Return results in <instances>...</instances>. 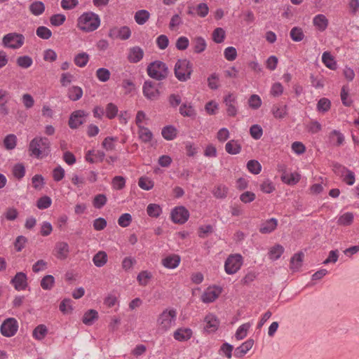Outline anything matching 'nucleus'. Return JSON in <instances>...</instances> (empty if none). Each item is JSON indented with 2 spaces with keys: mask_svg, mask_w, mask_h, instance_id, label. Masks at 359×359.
<instances>
[{
  "mask_svg": "<svg viewBox=\"0 0 359 359\" xmlns=\"http://www.w3.org/2000/svg\"><path fill=\"white\" fill-rule=\"evenodd\" d=\"M100 25L99 15L93 12L83 13L77 20V26L86 32H90L97 29Z\"/></svg>",
  "mask_w": 359,
  "mask_h": 359,
  "instance_id": "f257e3e1",
  "label": "nucleus"
},
{
  "mask_svg": "<svg viewBox=\"0 0 359 359\" xmlns=\"http://www.w3.org/2000/svg\"><path fill=\"white\" fill-rule=\"evenodd\" d=\"M50 141L46 137H35L29 143V150L31 155L37 158L41 155L47 156L50 152Z\"/></svg>",
  "mask_w": 359,
  "mask_h": 359,
  "instance_id": "f03ea898",
  "label": "nucleus"
},
{
  "mask_svg": "<svg viewBox=\"0 0 359 359\" xmlns=\"http://www.w3.org/2000/svg\"><path fill=\"white\" fill-rule=\"evenodd\" d=\"M148 75L157 81H162L167 78L169 71L168 66L163 62L156 60L147 66Z\"/></svg>",
  "mask_w": 359,
  "mask_h": 359,
  "instance_id": "7ed1b4c3",
  "label": "nucleus"
},
{
  "mask_svg": "<svg viewBox=\"0 0 359 359\" xmlns=\"http://www.w3.org/2000/svg\"><path fill=\"white\" fill-rule=\"evenodd\" d=\"M175 75L180 81H186L190 79L193 72L192 65L187 59L178 60L175 65Z\"/></svg>",
  "mask_w": 359,
  "mask_h": 359,
  "instance_id": "20e7f679",
  "label": "nucleus"
},
{
  "mask_svg": "<svg viewBox=\"0 0 359 359\" xmlns=\"http://www.w3.org/2000/svg\"><path fill=\"white\" fill-rule=\"evenodd\" d=\"M25 42V36L21 34L15 32L6 34L3 37L2 43L4 47L12 49L20 48Z\"/></svg>",
  "mask_w": 359,
  "mask_h": 359,
  "instance_id": "39448f33",
  "label": "nucleus"
},
{
  "mask_svg": "<svg viewBox=\"0 0 359 359\" xmlns=\"http://www.w3.org/2000/svg\"><path fill=\"white\" fill-rule=\"evenodd\" d=\"M176 311L175 309H165L160 315L157 320L161 329L167 331L169 330L172 324L175 323L176 319Z\"/></svg>",
  "mask_w": 359,
  "mask_h": 359,
  "instance_id": "423d86ee",
  "label": "nucleus"
},
{
  "mask_svg": "<svg viewBox=\"0 0 359 359\" xmlns=\"http://www.w3.org/2000/svg\"><path fill=\"white\" fill-rule=\"evenodd\" d=\"M243 264V257L239 254L229 255L224 263V270L227 274L236 273Z\"/></svg>",
  "mask_w": 359,
  "mask_h": 359,
  "instance_id": "0eeeda50",
  "label": "nucleus"
},
{
  "mask_svg": "<svg viewBox=\"0 0 359 359\" xmlns=\"http://www.w3.org/2000/svg\"><path fill=\"white\" fill-rule=\"evenodd\" d=\"M18 330V323L15 318H8L6 319L0 327L1 334L6 337L14 336Z\"/></svg>",
  "mask_w": 359,
  "mask_h": 359,
  "instance_id": "6e6552de",
  "label": "nucleus"
},
{
  "mask_svg": "<svg viewBox=\"0 0 359 359\" xmlns=\"http://www.w3.org/2000/svg\"><path fill=\"white\" fill-rule=\"evenodd\" d=\"M170 217L175 224H183L188 220L189 212L184 206H177L172 210Z\"/></svg>",
  "mask_w": 359,
  "mask_h": 359,
  "instance_id": "1a4fd4ad",
  "label": "nucleus"
},
{
  "mask_svg": "<svg viewBox=\"0 0 359 359\" xmlns=\"http://www.w3.org/2000/svg\"><path fill=\"white\" fill-rule=\"evenodd\" d=\"M88 114L83 110H76L73 111L68 121V125L72 129H76L86 122L85 118Z\"/></svg>",
  "mask_w": 359,
  "mask_h": 359,
  "instance_id": "9d476101",
  "label": "nucleus"
},
{
  "mask_svg": "<svg viewBox=\"0 0 359 359\" xmlns=\"http://www.w3.org/2000/svg\"><path fill=\"white\" fill-rule=\"evenodd\" d=\"M131 36V30L128 26L121 27H114L111 28L108 33V36L112 39H119L127 40Z\"/></svg>",
  "mask_w": 359,
  "mask_h": 359,
  "instance_id": "9b49d317",
  "label": "nucleus"
},
{
  "mask_svg": "<svg viewBox=\"0 0 359 359\" xmlns=\"http://www.w3.org/2000/svg\"><path fill=\"white\" fill-rule=\"evenodd\" d=\"M224 103L226 106V113L229 116L234 117L238 113L237 97L232 93H229L224 97Z\"/></svg>",
  "mask_w": 359,
  "mask_h": 359,
  "instance_id": "f8f14e48",
  "label": "nucleus"
},
{
  "mask_svg": "<svg viewBox=\"0 0 359 359\" xmlns=\"http://www.w3.org/2000/svg\"><path fill=\"white\" fill-rule=\"evenodd\" d=\"M144 95L150 100H155L160 96V91L154 86V83L151 81H146L144 83L143 88Z\"/></svg>",
  "mask_w": 359,
  "mask_h": 359,
  "instance_id": "ddd939ff",
  "label": "nucleus"
},
{
  "mask_svg": "<svg viewBox=\"0 0 359 359\" xmlns=\"http://www.w3.org/2000/svg\"><path fill=\"white\" fill-rule=\"evenodd\" d=\"M11 283L18 291L25 290L27 287V277L23 272H18L11 279Z\"/></svg>",
  "mask_w": 359,
  "mask_h": 359,
  "instance_id": "4468645a",
  "label": "nucleus"
},
{
  "mask_svg": "<svg viewBox=\"0 0 359 359\" xmlns=\"http://www.w3.org/2000/svg\"><path fill=\"white\" fill-rule=\"evenodd\" d=\"M222 292V288L215 286L214 287H208L201 296V299L204 303H210L218 298Z\"/></svg>",
  "mask_w": 359,
  "mask_h": 359,
  "instance_id": "2eb2a0df",
  "label": "nucleus"
},
{
  "mask_svg": "<svg viewBox=\"0 0 359 359\" xmlns=\"http://www.w3.org/2000/svg\"><path fill=\"white\" fill-rule=\"evenodd\" d=\"M54 252V255L57 259L64 260L69 255V246L66 242H58L55 244Z\"/></svg>",
  "mask_w": 359,
  "mask_h": 359,
  "instance_id": "dca6fc26",
  "label": "nucleus"
},
{
  "mask_svg": "<svg viewBox=\"0 0 359 359\" xmlns=\"http://www.w3.org/2000/svg\"><path fill=\"white\" fill-rule=\"evenodd\" d=\"M204 321L205 323L204 329L207 332L211 333L217 330L219 325V321L215 315L212 313L208 314L205 316Z\"/></svg>",
  "mask_w": 359,
  "mask_h": 359,
  "instance_id": "f3484780",
  "label": "nucleus"
},
{
  "mask_svg": "<svg viewBox=\"0 0 359 359\" xmlns=\"http://www.w3.org/2000/svg\"><path fill=\"white\" fill-rule=\"evenodd\" d=\"M144 57V50L140 46H133L129 49L128 60L131 63L139 62Z\"/></svg>",
  "mask_w": 359,
  "mask_h": 359,
  "instance_id": "a211bd4d",
  "label": "nucleus"
},
{
  "mask_svg": "<svg viewBox=\"0 0 359 359\" xmlns=\"http://www.w3.org/2000/svg\"><path fill=\"white\" fill-rule=\"evenodd\" d=\"M180 261L181 257L180 255L172 254L163 258L161 263L167 269H175L179 266Z\"/></svg>",
  "mask_w": 359,
  "mask_h": 359,
  "instance_id": "6ab92c4d",
  "label": "nucleus"
},
{
  "mask_svg": "<svg viewBox=\"0 0 359 359\" xmlns=\"http://www.w3.org/2000/svg\"><path fill=\"white\" fill-rule=\"evenodd\" d=\"M254 344V340L249 339L243 342L241 346L236 348L234 351V356L240 358L243 357L248 351H250Z\"/></svg>",
  "mask_w": 359,
  "mask_h": 359,
  "instance_id": "aec40b11",
  "label": "nucleus"
},
{
  "mask_svg": "<svg viewBox=\"0 0 359 359\" xmlns=\"http://www.w3.org/2000/svg\"><path fill=\"white\" fill-rule=\"evenodd\" d=\"M313 24L320 32H324L328 26L329 21L323 14H318L313 19Z\"/></svg>",
  "mask_w": 359,
  "mask_h": 359,
  "instance_id": "412c9836",
  "label": "nucleus"
},
{
  "mask_svg": "<svg viewBox=\"0 0 359 359\" xmlns=\"http://www.w3.org/2000/svg\"><path fill=\"white\" fill-rule=\"evenodd\" d=\"M278 225V220L276 218H271L261 224L259 232L262 233H270L273 231Z\"/></svg>",
  "mask_w": 359,
  "mask_h": 359,
  "instance_id": "4be33fe9",
  "label": "nucleus"
},
{
  "mask_svg": "<svg viewBox=\"0 0 359 359\" xmlns=\"http://www.w3.org/2000/svg\"><path fill=\"white\" fill-rule=\"evenodd\" d=\"M193 332L190 328H179L173 334L174 338L179 341H187L192 337Z\"/></svg>",
  "mask_w": 359,
  "mask_h": 359,
  "instance_id": "5701e85b",
  "label": "nucleus"
},
{
  "mask_svg": "<svg viewBox=\"0 0 359 359\" xmlns=\"http://www.w3.org/2000/svg\"><path fill=\"white\" fill-rule=\"evenodd\" d=\"M329 139L330 142L337 147L342 145L344 142V136L339 130H333L329 134Z\"/></svg>",
  "mask_w": 359,
  "mask_h": 359,
  "instance_id": "b1692460",
  "label": "nucleus"
},
{
  "mask_svg": "<svg viewBox=\"0 0 359 359\" xmlns=\"http://www.w3.org/2000/svg\"><path fill=\"white\" fill-rule=\"evenodd\" d=\"M241 145L238 140H231L225 145L226 151L231 155H236L241 151Z\"/></svg>",
  "mask_w": 359,
  "mask_h": 359,
  "instance_id": "393cba45",
  "label": "nucleus"
},
{
  "mask_svg": "<svg viewBox=\"0 0 359 359\" xmlns=\"http://www.w3.org/2000/svg\"><path fill=\"white\" fill-rule=\"evenodd\" d=\"M322 62L330 69L335 70L337 67L334 57L328 51H325L323 53Z\"/></svg>",
  "mask_w": 359,
  "mask_h": 359,
  "instance_id": "a878e982",
  "label": "nucleus"
},
{
  "mask_svg": "<svg viewBox=\"0 0 359 359\" xmlns=\"http://www.w3.org/2000/svg\"><path fill=\"white\" fill-rule=\"evenodd\" d=\"M161 135L165 140H172L177 137V130L172 125L166 126L162 128Z\"/></svg>",
  "mask_w": 359,
  "mask_h": 359,
  "instance_id": "bb28decb",
  "label": "nucleus"
},
{
  "mask_svg": "<svg viewBox=\"0 0 359 359\" xmlns=\"http://www.w3.org/2000/svg\"><path fill=\"white\" fill-rule=\"evenodd\" d=\"M98 318V313L96 310L90 309L86 311L82 318V322L86 325H91Z\"/></svg>",
  "mask_w": 359,
  "mask_h": 359,
  "instance_id": "cd10ccee",
  "label": "nucleus"
},
{
  "mask_svg": "<svg viewBox=\"0 0 359 359\" xmlns=\"http://www.w3.org/2000/svg\"><path fill=\"white\" fill-rule=\"evenodd\" d=\"M179 112L184 117H193L196 114L194 108L191 105V104H187V102L182 103L180 105Z\"/></svg>",
  "mask_w": 359,
  "mask_h": 359,
  "instance_id": "c85d7f7f",
  "label": "nucleus"
},
{
  "mask_svg": "<svg viewBox=\"0 0 359 359\" xmlns=\"http://www.w3.org/2000/svg\"><path fill=\"white\" fill-rule=\"evenodd\" d=\"M93 262L97 267H102L107 262V255L104 251H99L93 257Z\"/></svg>",
  "mask_w": 359,
  "mask_h": 359,
  "instance_id": "c756f323",
  "label": "nucleus"
},
{
  "mask_svg": "<svg viewBox=\"0 0 359 359\" xmlns=\"http://www.w3.org/2000/svg\"><path fill=\"white\" fill-rule=\"evenodd\" d=\"M304 257V255L302 252L294 254L290 259V268L292 270L299 269L302 266Z\"/></svg>",
  "mask_w": 359,
  "mask_h": 359,
  "instance_id": "7c9ffc66",
  "label": "nucleus"
},
{
  "mask_svg": "<svg viewBox=\"0 0 359 359\" xmlns=\"http://www.w3.org/2000/svg\"><path fill=\"white\" fill-rule=\"evenodd\" d=\"M205 40L201 36L196 37L193 41L194 51L196 53H201L206 48Z\"/></svg>",
  "mask_w": 359,
  "mask_h": 359,
  "instance_id": "2f4dec72",
  "label": "nucleus"
},
{
  "mask_svg": "<svg viewBox=\"0 0 359 359\" xmlns=\"http://www.w3.org/2000/svg\"><path fill=\"white\" fill-rule=\"evenodd\" d=\"M150 13L147 10H140L137 11L134 16L135 22L140 25H142L147 22V21L149 19Z\"/></svg>",
  "mask_w": 359,
  "mask_h": 359,
  "instance_id": "473e14b6",
  "label": "nucleus"
},
{
  "mask_svg": "<svg viewBox=\"0 0 359 359\" xmlns=\"http://www.w3.org/2000/svg\"><path fill=\"white\" fill-rule=\"evenodd\" d=\"M89 55L86 53H79L74 58V64L79 67H84L89 61Z\"/></svg>",
  "mask_w": 359,
  "mask_h": 359,
  "instance_id": "72a5a7b5",
  "label": "nucleus"
},
{
  "mask_svg": "<svg viewBox=\"0 0 359 359\" xmlns=\"http://www.w3.org/2000/svg\"><path fill=\"white\" fill-rule=\"evenodd\" d=\"M152 277L153 276L151 272L147 270L142 271L138 273L137 276V280L140 285L144 287L148 285Z\"/></svg>",
  "mask_w": 359,
  "mask_h": 359,
  "instance_id": "f704fd0d",
  "label": "nucleus"
},
{
  "mask_svg": "<svg viewBox=\"0 0 359 359\" xmlns=\"http://www.w3.org/2000/svg\"><path fill=\"white\" fill-rule=\"evenodd\" d=\"M29 11L34 15H40L45 11V5L42 1H34L30 4Z\"/></svg>",
  "mask_w": 359,
  "mask_h": 359,
  "instance_id": "c9c22d12",
  "label": "nucleus"
},
{
  "mask_svg": "<svg viewBox=\"0 0 359 359\" xmlns=\"http://www.w3.org/2000/svg\"><path fill=\"white\" fill-rule=\"evenodd\" d=\"M48 333V329L45 325L41 324L33 330V337L38 340L43 339Z\"/></svg>",
  "mask_w": 359,
  "mask_h": 359,
  "instance_id": "e433bc0d",
  "label": "nucleus"
},
{
  "mask_svg": "<svg viewBox=\"0 0 359 359\" xmlns=\"http://www.w3.org/2000/svg\"><path fill=\"white\" fill-rule=\"evenodd\" d=\"M139 137L145 143L150 142L153 138L151 131L146 127L139 126Z\"/></svg>",
  "mask_w": 359,
  "mask_h": 359,
  "instance_id": "4c0bfd02",
  "label": "nucleus"
},
{
  "mask_svg": "<svg viewBox=\"0 0 359 359\" xmlns=\"http://www.w3.org/2000/svg\"><path fill=\"white\" fill-rule=\"evenodd\" d=\"M282 181L289 185H294L299 182L300 180V175L298 173H290L283 175L281 177Z\"/></svg>",
  "mask_w": 359,
  "mask_h": 359,
  "instance_id": "58836bf2",
  "label": "nucleus"
},
{
  "mask_svg": "<svg viewBox=\"0 0 359 359\" xmlns=\"http://www.w3.org/2000/svg\"><path fill=\"white\" fill-rule=\"evenodd\" d=\"M138 185L142 189L149 191L154 187V182L148 177L142 176L139 179Z\"/></svg>",
  "mask_w": 359,
  "mask_h": 359,
  "instance_id": "ea45409f",
  "label": "nucleus"
},
{
  "mask_svg": "<svg viewBox=\"0 0 359 359\" xmlns=\"http://www.w3.org/2000/svg\"><path fill=\"white\" fill-rule=\"evenodd\" d=\"M83 95V90L79 86H72L69 89L68 96L72 101L79 100Z\"/></svg>",
  "mask_w": 359,
  "mask_h": 359,
  "instance_id": "a19ab883",
  "label": "nucleus"
},
{
  "mask_svg": "<svg viewBox=\"0 0 359 359\" xmlns=\"http://www.w3.org/2000/svg\"><path fill=\"white\" fill-rule=\"evenodd\" d=\"M55 283V278L52 275L45 276L41 280V287L46 290H51Z\"/></svg>",
  "mask_w": 359,
  "mask_h": 359,
  "instance_id": "79ce46f5",
  "label": "nucleus"
},
{
  "mask_svg": "<svg viewBox=\"0 0 359 359\" xmlns=\"http://www.w3.org/2000/svg\"><path fill=\"white\" fill-rule=\"evenodd\" d=\"M228 188L224 184H219L215 187L212 191L214 196L217 198H225L227 196Z\"/></svg>",
  "mask_w": 359,
  "mask_h": 359,
  "instance_id": "37998d69",
  "label": "nucleus"
},
{
  "mask_svg": "<svg viewBox=\"0 0 359 359\" xmlns=\"http://www.w3.org/2000/svg\"><path fill=\"white\" fill-rule=\"evenodd\" d=\"M17 65L23 69H27L32 66L33 63L32 58L28 55L20 56L16 60Z\"/></svg>",
  "mask_w": 359,
  "mask_h": 359,
  "instance_id": "c03bdc74",
  "label": "nucleus"
},
{
  "mask_svg": "<svg viewBox=\"0 0 359 359\" xmlns=\"http://www.w3.org/2000/svg\"><path fill=\"white\" fill-rule=\"evenodd\" d=\"M331 102L329 99L320 98L317 103V110L322 113H325L330 109Z\"/></svg>",
  "mask_w": 359,
  "mask_h": 359,
  "instance_id": "a18cd8bd",
  "label": "nucleus"
},
{
  "mask_svg": "<svg viewBox=\"0 0 359 359\" xmlns=\"http://www.w3.org/2000/svg\"><path fill=\"white\" fill-rule=\"evenodd\" d=\"M147 212L149 217H158L162 212V209L159 205L150 203L147 208Z\"/></svg>",
  "mask_w": 359,
  "mask_h": 359,
  "instance_id": "49530a36",
  "label": "nucleus"
},
{
  "mask_svg": "<svg viewBox=\"0 0 359 359\" xmlns=\"http://www.w3.org/2000/svg\"><path fill=\"white\" fill-rule=\"evenodd\" d=\"M283 252V247L279 244H277L271 248L269 253V257L273 260H276L280 257Z\"/></svg>",
  "mask_w": 359,
  "mask_h": 359,
  "instance_id": "de8ad7c7",
  "label": "nucleus"
},
{
  "mask_svg": "<svg viewBox=\"0 0 359 359\" xmlns=\"http://www.w3.org/2000/svg\"><path fill=\"white\" fill-rule=\"evenodd\" d=\"M290 36L294 41L299 42L303 40L304 34L301 27H294L291 29Z\"/></svg>",
  "mask_w": 359,
  "mask_h": 359,
  "instance_id": "09e8293b",
  "label": "nucleus"
},
{
  "mask_svg": "<svg viewBox=\"0 0 359 359\" xmlns=\"http://www.w3.org/2000/svg\"><path fill=\"white\" fill-rule=\"evenodd\" d=\"M353 218L352 212H346L339 217L337 223L342 226H349L353 223Z\"/></svg>",
  "mask_w": 359,
  "mask_h": 359,
  "instance_id": "8fccbe9b",
  "label": "nucleus"
},
{
  "mask_svg": "<svg viewBox=\"0 0 359 359\" xmlns=\"http://www.w3.org/2000/svg\"><path fill=\"white\" fill-rule=\"evenodd\" d=\"M247 168L250 172L257 175L262 170V165L257 160H250L247 163Z\"/></svg>",
  "mask_w": 359,
  "mask_h": 359,
  "instance_id": "3c124183",
  "label": "nucleus"
},
{
  "mask_svg": "<svg viewBox=\"0 0 359 359\" xmlns=\"http://www.w3.org/2000/svg\"><path fill=\"white\" fill-rule=\"evenodd\" d=\"M107 198L105 194H100L96 195L93 201V205L97 209H101L107 203Z\"/></svg>",
  "mask_w": 359,
  "mask_h": 359,
  "instance_id": "603ef678",
  "label": "nucleus"
},
{
  "mask_svg": "<svg viewBox=\"0 0 359 359\" xmlns=\"http://www.w3.org/2000/svg\"><path fill=\"white\" fill-rule=\"evenodd\" d=\"M17 137L15 135L10 134L6 136L4 140V144L6 149H13L16 146Z\"/></svg>",
  "mask_w": 359,
  "mask_h": 359,
  "instance_id": "864d4df0",
  "label": "nucleus"
},
{
  "mask_svg": "<svg viewBox=\"0 0 359 359\" xmlns=\"http://www.w3.org/2000/svg\"><path fill=\"white\" fill-rule=\"evenodd\" d=\"M225 31L221 28H216L212 32V40L217 43H221L225 39Z\"/></svg>",
  "mask_w": 359,
  "mask_h": 359,
  "instance_id": "5fc2aeb1",
  "label": "nucleus"
},
{
  "mask_svg": "<svg viewBox=\"0 0 359 359\" xmlns=\"http://www.w3.org/2000/svg\"><path fill=\"white\" fill-rule=\"evenodd\" d=\"M36 35L43 39H48L52 36V32L45 26H39L36 30Z\"/></svg>",
  "mask_w": 359,
  "mask_h": 359,
  "instance_id": "6e6d98bb",
  "label": "nucleus"
},
{
  "mask_svg": "<svg viewBox=\"0 0 359 359\" xmlns=\"http://www.w3.org/2000/svg\"><path fill=\"white\" fill-rule=\"evenodd\" d=\"M52 203L51 198L48 196L39 198L36 202V207L40 210L48 208Z\"/></svg>",
  "mask_w": 359,
  "mask_h": 359,
  "instance_id": "4d7b16f0",
  "label": "nucleus"
},
{
  "mask_svg": "<svg viewBox=\"0 0 359 359\" xmlns=\"http://www.w3.org/2000/svg\"><path fill=\"white\" fill-rule=\"evenodd\" d=\"M13 175L18 180H21L25 175V168L22 163H17L13 168Z\"/></svg>",
  "mask_w": 359,
  "mask_h": 359,
  "instance_id": "13d9d810",
  "label": "nucleus"
},
{
  "mask_svg": "<svg viewBox=\"0 0 359 359\" xmlns=\"http://www.w3.org/2000/svg\"><path fill=\"white\" fill-rule=\"evenodd\" d=\"M250 328V324L245 323L241 325L236 330L235 337L237 340H241L244 339L248 334V330Z\"/></svg>",
  "mask_w": 359,
  "mask_h": 359,
  "instance_id": "bf43d9fd",
  "label": "nucleus"
},
{
  "mask_svg": "<svg viewBox=\"0 0 359 359\" xmlns=\"http://www.w3.org/2000/svg\"><path fill=\"white\" fill-rule=\"evenodd\" d=\"M66 20L64 14H54L50 18V22L53 26L58 27L62 25Z\"/></svg>",
  "mask_w": 359,
  "mask_h": 359,
  "instance_id": "052dcab7",
  "label": "nucleus"
},
{
  "mask_svg": "<svg viewBox=\"0 0 359 359\" xmlns=\"http://www.w3.org/2000/svg\"><path fill=\"white\" fill-rule=\"evenodd\" d=\"M111 73L109 69L102 67L96 71V76L102 82L107 81L110 78Z\"/></svg>",
  "mask_w": 359,
  "mask_h": 359,
  "instance_id": "680f3d73",
  "label": "nucleus"
},
{
  "mask_svg": "<svg viewBox=\"0 0 359 359\" xmlns=\"http://www.w3.org/2000/svg\"><path fill=\"white\" fill-rule=\"evenodd\" d=\"M262 100L257 95H252L248 99L249 107L252 109H257L262 105Z\"/></svg>",
  "mask_w": 359,
  "mask_h": 359,
  "instance_id": "e2e57ef3",
  "label": "nucleus"
},
{
  "mask_svg": "<svg viewBox=\"0 0 359 359\" xmlns=\"http://www.w3.org/2000/svg\"><path fill=\"white\" fill-rule=\"evenodd\" d=\"M250 134L255 140H259L263 135V130L258 124L252 125L250 128Z\"/></svg>",
  "mask_w": 359,
  "mask_h": 359,
  "instance_id": "0e129e2a",
  "label": "nucleus"
},
{
  "mask_svg": "<svg viewBox=\"0 0 359 359\" xmlns=\"http://www.w3.org/2000/svg\"><path fill=\"white\" fill-rule=\"evenodd\" d=\"M118 138L114 137H107L104 138L102 143V146L107 151H112L115 149L114 142L117 141Z\"/></svg>",
  "mask_w": 359,
  "mask_h": 359,
  "instance_id": "69168bd1",
  "label": "nucleus"
},
{
  "mask_svg": "<svg viewBox=\"0 0 359 359\" xmlns=\"http://www.w3.org/2000/svg\"><path fill=\"white\" fill-rule=\"evenodd\" d=\"M272 113L276 118H283L287 114V105L282 107L273 106L272 108Z\"/></svg>",
  "mask_w": 359,
  "mask_h": 359,
  "instance_id": "338daca9",
  "label": "nucleus"
},
{
  "mask_svg": "<svg viewBox=\"0 0 359 359\" xmlns=\"http://www.w3.org/2000/svg\"><path fill=\"white\" fill-rule=\"evenodd\" d=\"M233 350V346L231 344L225 342L219 348V353L224 354L227 358L230 359L232 357Z\"/></svg>",
  "mask_w": 359,
  "mask_h": 359,
  "instance_id": "774afa93",
  "label": "nucleus"
}]
</instances>
